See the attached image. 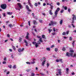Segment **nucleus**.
<instances>
[{"label": "nucleus", "instance_id": "obj_57", "mask_svg": "<svg viewBox=\"0 0 76 76\" xmlns=\"http://www.w3.org/2000/svg\"><path fill=\"white\" fill-rule=\"evenodd\" d=\"M31 1V0H28V3H29L31 2H30V1Z\"/></svg>", "mask_w": 76, "mask_h": 76}, {"label": "nucleus", "instance_id": "obj_33", "mask_svg": "<svg viewBox=\"0 0 76 76\" xmlns=\"http://www.w3.org/2000/svg\"><path fill=\"white\" fill-rule=\"evenodd\" d=\"M35 6H36V7L37 6H38V3H35Z\"/></svg>", "mask_w": 76, "mask_h": 76}, {"label": "nucleus", "instance_id": "obj_2", "mask_svg": "<svg viewBox=\"0 0 76 76\" xmlns=\"http://www.w3.org/2000/svg\"><path fill=\"white\" fill-rule=\"evenodd\" d=\"M32 44L34 45H35L36 48H37L38 46H39L38 45H40L41 44V42L39 41H37V43L35 42H32Z\"/></svg>", "mask_w": 76, "mask_h": 76}, {"label": "nucleus", "instance_id": "obj_63", "mask_svg": "<svg viewBox=\"0 0 76 76\" xmlns=\"http://www.w3.org/2000/svg\"><path fill=\"white\" fill-rule=\"evenodd\" d=\"M72 75H75V73L73 72V73H72Z\"/></svg>", "mask_w": 76, "mask_h": 76}, {"label": "nucleus", "instance_id": "obj_61", "mask_svg": "<svg viewBox=\"0 0 76 76\" xmlns=\"http://www.w3.org/2000/svg\"><path fill=\"white\" fill-rule=\"evenodd\" d=\"M4 61H6V58H4Z\"/></svg>", "mask_w": 76, "mask_h": 76}, {"label": "nucleus", "instance_id": "obj_34", "mask_svg": "<svg viewBox=\"0 0 76 76\" xmlns=\"http://www.w3.org/2000/svg\"><path fill=\"white\" fill-rule=\"evenodd\" d=\"M72 39H73V38H72V37H69V40L70 41H72Z\"/></svg>", "mask_w": 76, "mask_h": 76}, {"label": "nucleus", "instance_id": "obj_3", "mask_svg": "<svg viewBox=\"0 0 76 76\" xmlns=\"http://www.w3.org/2000/svg\"><path fill=\"white\" fill-rule=\"evenodd\" d=\"M60 9L59 8H58L56 10V11L55 12V16L56 17H57V14H58V12L60 10Z\"/></svg>", "mask_w": 76, "mask_h": 76}, {"label": "nucleus", "instance_id": "obj_5", "mask_svg": "<svg viewBox=\"0 0 76 76\" xmlns=\"http://www.w3.org/2000/svg\"><path fill=\"white\" fill-rule=\"evenodd\" d=\"M6 4H2L1 6V8L3 9H5L6 8Z\"/></svg>", "mask_w": 76, "mask_h": 76}, {"label": "nucleus", "instance_id": "obj_9", "mask_svg": "<svg viewBox=\"0 0 76 76\" xmlns=\"http://www.w3.org/2000/svg\"><path fill=\"white\" fill-rule=\"evenodd\" d=\"M45 60H44L43 62H42V66H44V64H45V63L46 61V60H45V58H44Z\"/></svg>", "mask_w": 76, "mask_h": 76}, {"label": "nucleus", "instance_id": "obj_32", "mask_svg": "<svg viewBox=\"0 0 76 76\" xmlns=\"http://www.w3.org/2000/svg\"><path fill=\"white\" fill-rule=\"evenodd\" d=\"M71 10V9H70V8H69L68 9V12H70V11Z\"/></svg>", "mask_w": 76, "mask_h": 76}, {"label": "nucleus", "instance_id": "obj_13", "mask_svg": "<svg viewBox=\"0 0 76 76\" xmlns=\"http://www.w3.org/2000/svg\"><path fill=\"white\" fill-rule=\"evenodd\" d=\"M35 59H34L33 60V62H31V64H34V63H35Z\"/></svg>", "mask_w": 76, "mask_h": 76}, {"label": "nucleus", "instance_id": "obj_64", "mask_svg": "<svg viewBox=\"0 0 76 76\" xmlns=\"http://www.w3.org/2000/svg\"><path fill=\"white\" fill-rule=\"evenodd\" d=\"M73 32H75V33H76V30H74Z\"/></svg>", "mask_w": 76, "mask_h": 76}, {"label": "nucleus", "instance_id": "obj_54", "mask_svg": "<svg viewBox=\"0 0 76 76\" xmlns=\"http://www.w3.org/2000/svg\"><path fill=\"white\" fill-rule=\"evenodd\" d=\"M46 5V4L45 3H44L43 4V6H45Z\"/></svg>", "mask_w": 76, "mask_h": 76}, {"label": "nucleus", "instance_id": "obj_11", "mask_svg": "<svg viewBox=\"0 0 76 76\" xmlns=\"http://www.w3.org/2000/svg\"><path fill=\"white\" fill-rule=\"evenodd\" d=\"M29 38V33L28 32H27V33L26 36V39H28Z\"/></svg>", "mask_w": 76, "mask_h": 76}, {"label": "nucleus", "instance_id": "obj_55", "mask_svg": "<svg viewBox=\"0 0 76 76\" xmlns=\"http://www.w3.org/2000/svg\"><path fill=\"white\" fill-rule=\"evenodd\" d=\"M68 28H71V26L70 25H68Z\"/></svg>", "mask_w": 76, "mask_h": 76}, {"label": "nucleus", "instance_id": "obj_23", "mask_svg": "<svg viewBox=\"0 0 76 76\" xmlns=\"http://www.w3.org/2000/svg\"><path fill=\"white\" fill-rule=\"evenodd\" d=\"M42 38H44V39H45V35H42Z\"/></svg>", "mask_w": 76, "mask_h": 76}, {"label": "nucleus", "instance_id": "obj_29", "mask_svg": "<svg viewBox=\"0 0 76 76\" xmlns=\"http://www.w3.org/2000/svg\"><path fill=\"white\" fill-rule=\"evenodd\" d=\"M9 26H10V28H12V27H13V26L11 24H9Z\"/></svg>", "mask_w": 76, "mask_h": 76}, {"label": "nucleus", "instance_id": "obj_60", "mask_svg": "<svg viewBox=\"0 0 76 76\" xmlns=\"http://www.w3.org/2000/svg\"><path fill=\"white\" fill-rule=\"evenodd\" d=\"M30 70L29 69H27L26 70V71L27 72H29Z\"/></svg>", "mask_w": 76, "mask_h": 76}, {"label": "nucleus", "instance_id": "obj_16", "mask_svg": "<svg viewBox=\"0 0 76 76\" xmlns=\"http://www.w3.org/2000/svg\"><path fill=\"white\" fill-rule=\"evenodd\" d=\"M63 20H61L60 21V25H62V23H63Z\"/></svg>", "mask_w": 76, "mask_h": 76}, {"label": "nucleus", "instance_id": "obj_28", "mask_svg": "<svg viewBox=\"0 0 76 76\" xmlns=\"http://www.w3.org/2000/svg\"><path fill=\"white\" fill-rule=\"evenodd\" d=\"M8 67H9V68H10V69H11L12 68V65H8Z\"/></svg>", "mask_w": 76, "mask_h": 76}, {"label": "nucleus", "instance_id": "obj_7", "mask_svg": "<svg viewBox=\"0 0 76 76\" xmlns=\"http://www.w3.org/2000/svg\"><path fill=\"white\" fill-rule=\"evenodd\" d=\"M62 59H56V62H59V61H61V63H63V62H62Z\"/></svg>", "mask_w": 76, "mask_h": 76}, {"label": "nucleus", "instance_id": "obj_8", "mask_svg": "<svg viewBox=\"0 0 76 76\" xmlns=\"http://www.w3.org/2000/svg\"><path fill=\"white\" fill-rule=\"evenodd\" d=\"M24 50V48H23L22 49H21V48H19L18 50V52H22Z\"/></svg>", "mask_w": 76, "mask_h": 76}, {"label": "nucleus", "instance_id": "obj_47", "mask_svg": "<svg viewBox=\"0 0 76 76\" xmlns=\"http://www.w3.org/2000/svg\"><path fill=\"white\" fill-rule=\"evenodd\" d=\"M3 15L4 17H5L6 16V13H4L3 14Z\"/></svg>", "mask_w": 76, "mask_h": 76}, {"label": "nucleus", "instance_id": "obj_30", "mask_svg": "<svg viewBox=\"0 0 76 76\" xmlns=\"http://www.w3.org/2000/svg\"><path fill=\"white\" fill-rule=\"evenodd\" d=\"M31 76H35V74L34 73H31Z\"/></svg>", "mask_w": 76, "mask_h": 76}, {"label": "nucleus", "instance_id": "obj_21", "mask_svg": "<svg viewBox=\"0 0 76 76\" xmlns=\"http://www.w3.org/2000/svg\"><path fill=\"white\" fill-rule=\"evenodd\" d=\"M30 6V7H33V5H32V4H31V3H28Z\"/></svg>", "mask_w": 76, "mask_h": 76}, {"label": "nucleus", "instance_id": "obj_22", "mask_svg": "<svg viewBox=\"0 0 76 76\" xmlns=\"http://www.w3.org/2000/svg\"><path fill=\"white\" fill-rule=\"evenodd\" d=\"M66 73H68V72H69V68H66Z\"/></svg>", "mask_w": 76, "mask_h": 76}, {"label": "nucleus", "instance_id": "obj_53", "mask_svg": "<svg viewBox=\"0 0 76 76\" xmlns=\"http://www.w3.org/2000/svg\"><path fill=\"white\" fill-rule=\"evenodd\" d=\"M9 51H10V52H12V49H9Z\"/></svg>", "mask_w": 76, "mask_h": 76}, {"label": "nucleus", "instance_id": "obj_15", "mask_svg": "<svg viewBox=\"0 0 76 76\" xmlns=\"http://www.w3.org/2000/svg\"><path fill=\"white\" fill-rule=\"evenodd\" d=\"M33 22L34 24V25H36L37 24V23L35 20H33Z\"/></svg>", "mask_w": 76, "mask_h": 76}, {"label": "nucleus", "instance_id": "obj_46", "mask_svg": "<svg viewBox=\"0 0 76 76\" xmlns=\"http://www.w3.org/2000/svg\"><path fill=\"white\" fill-rule=\"evenodd\" d=\"M75 41H74L73 42L72 45H73V47H74V44L75 43Z\"/></svg>", "mask_w": 76, "mask_h": 76}, {"label": "nucleus", "instance_id": "obj_48", "mask_svg": "<svg viewBox=\"0 0 76 76\" xmlns=\"http://www.w3.org/2000/svg\"><path fill=\"white\" fill-rule=\"evenodd\" d=\"M3 64H6V62L4 61L2 62Z\"/></svg>", "mask_w": 76, "mask_h": 76}, {"label": "nucleus", "instance_id": "obj_14", "mask_svg": "<svg viewBox=\"0 0 76 76\" xmlns=\"http://www.w3.org/2000/svg\"><path fill=\"white\" fill-rule=\"evenodd\" d=\"M12 47L13 50H14V51H16V48L15 47V46L14 45H12Z\"/></svg>", "mask_w": 76, "mask_h": 76}, {"label": "nucleus", "instance_id": "obj_50", "mask_svg": "<svg viewBox=\"0 0 76 76\" xmlns=\"http://www.w3.org/2000/svg\"><path fill=\"white\" fill-rule=\"evenodd\" d=\"M69 31H66V34L67 35H68V34H69Z\"/></svg>", "mask_w": 76, "mask_h": 76}, {"label": "nucleus", "instance_id": "obj_45", "mask_svg": "<svg viewBox=\"0 0 76 76\" xmlns=\"http://www.w3.org/2000/svg\"><path fill=\"white\" fill-rule=\"evenodd\" d=\"M56 70H57V71H61V69H57Z\"/></svg>", "mask_w": 76, "mask_h": 76}, {"label": "nucleus", "instance_id": "obj_58", "mask_svg": "<svg viewBox=\"0 0 76 76\" xmlns=\"http://www.w3.org/2000/svg\"><path fill=\"white\" fill-rule=\"evenodd\" d=\"M7 41H8V40H5L4 41V42H5V43H6V42H7Z\"/></svg>", "mask_w": 76, "mask_h": 76}, {"label": "nucleus", "instance_id": "obj_1", "mask_svg": "<svg viewBox=\"0 0 76 76\" xmlns=\"http://www.w3.org/2000/svg\"><path fill=\"white\" fill-rule=\"evenodd\" d=\"M17 5L18 7H17L16 8H15L16 10H18L19 11H20V9L22 7V5L20 3H17Z\"/></svg>", "mask_w": 76, "mask_h": 76}, {"label": "nucleus", "instance_id": "obj_42", "mask_svg": "<svg viewBox=\"0 0 76 76\" xmlns=\"http://www.w3.org/2000/svg\"><path fill=\"white\" fill-rule=\"evenodd\" d=\"M63 12H64V10H62L61 11V13H63Z\"/></svg>", "mask_w": 76, "mask_h": 76}, {"label": "nucleus", "instance_id": "obj_44", "mask_svg": "<svg viewBox=\"0 0 76 76\" xmlns=\"http://www.w3.org/2000/svg\"><path fill=\"white\" fill-rule=\"evenodd\" d=\"M39 22L40 23H42V20H39Z\"/></svg>", "mask_w": 76, "mask_h": 76}, {"label": "nucleus", "instance_id": "obj_36", "mask_svg": "<svg viewBox=\"0 0 76 76\" xmlns=\"http://www.w3.org/2000/svg\"><path fill=\"white\" fill-rule=\"evenodd\" d=\"M58 73L60 75H61V71H59L58 72Z\"/></svg>", "mask_w": 76, "mask_h": 76}, {"label": "nucleus", "instance_id": "obj_52", "mask_svg": "<svg viewBox=\"0 0 76 76\" xmlns=\"http://www.w3.org/2000/svg\"><path fill=\"white\" fill-rule=\"evenodd\" d=\"M53 30L54 32H56V28H53Z\"/></svg>", "mask_w": 76, "mask_h": 76}, {"label": "nucleus", "instance_id": "obj_20", "mask_svg": "<svg viewBox=\"0 0 76 76\" xmlns=\"http://www.w3.org/2000/svg\"><path fill=\"white\" fill-rule=\"evenodd\" d=\"M58 48H56L55 49V51H56V52H57L58 51Z\"/></svg>", "mask_w": 76, "mask_h": 76}, {"label": "nucleus", "instance_id": "obj_4", "mask_svg": "<svg viewBox=\"0 0 76 76\" xmlns=\"http://www.w3.org/2000/svg\"><path fill=\"white\" fill-rule=\"evenodd\" d=\"M51 23H49V26H51V25H56L57 24V22L56 21L53 22L52 21H50Z\"/></svg>", "mask_w": 76, "mask_h": 76}, {"label": "nucleus", "instance_id": "obj_27", "mask_svg": "<svg viewBox=\"0 0 76 76\" xmlns=\"http://www.w3.org/2000/svg\"><path fill=\"white\" fill-rule=\"evenodd\" d=\"M19 41L20 42H21L22 41V38H20L19 39Z\"/></svg>", "mask_w": 76, "mask_h": 76}, {"label": "nucleus", "instance_id": "obj_43", "mask_svg": "<svg viewBox=\"0 0 76 76\" xmlns=\"http://www.w3.org/2000/svg\"><path fill=\"white\" fill-rule=\"evenodd\" d=\"M51 48H53V47H54V45H53L51 46Z\"/></svg>", "mask_w": 76, "mask_h": 76}, {"label": "nucleus", "instance_id": "obj_10", "mask_svg": "<svg viewBox=\"0 0 76 76\" xmlns=\"http://www.w3.org/2000/svg\"><path fill=\"white\" fill-rule=\"evenodd\" d=\"M26 9H27V10H28V11L29 12H31V10L29 8V7H28V6L26 5Z\"/></svg>", "mask_w": 76, "mask_h": 76}, {"label": "nucleus", "instance_id": "obj_41", "mask_svg": "<svg viewBox=\"0 0 76 76\" xmlns=\"http://www.w3.org/2000/svg\"><path fill=\"white\" fill-rule=\"evenodd\" d=\"M48 31H49V33H50V32H51V31H52V29H48Z\"/></svg>", "mask_w": 76, "mask_h": 76}, {"label": "nucleus", "instance_id": "obj_56", "mask_svg": "<svg viewBox=\"0 0 76 76\" xmlns=\"http://www.w3.org/2000/svg\"><path fill=\"white\" fill-rule=\"evenodd\" d=\"M52 34L53 35H54L56 34V33H53Z\"/></svg>", "mask_w": 76, "mask_h": 76}, {"label": "nucleus", "instance_id": "obj_38", "mask_svg": "<svg viewBox=\"0 0 76 76\" xmlns=\"http://www.w3.org/2000/svg\"><path fill=\"white\" fill-rule=\"evenodd\" d=\"M26 63L27 64H31V63L29 62H26Z\"/></svg>", "mask_w": 76, "mask_h": 76}, {"label": "nucleus", "instance_id": "obj_12", "mask_svg": "<svg viewBox=\"0 0 76 76\" xmlns=\"http://www.w3.org/2000/svg\"><path fill=\"white\" fill-rule=\"evenodd\" d=\"M12 13H13L12 12H7V15H12Z\"/></svg>", "mask_w": 76, "mask_h": 76}, {"label": "nucleus", "instance_id": "obj_17", "mask_svg": "<svg viewBox=\"0 0 76 76\" xmlns=\"http://www.w3.org/2000/svg\"><path fill=\"white\" fill-rule=\"evenodd\" d=\"M39 41L41 42H43V40L42 39V37L41 38H40V39H39Z\"/></svg>", "mask_w": 76, "mask_h": 76}, {"label": "nucleus", "instance_id": "obj_18", "mask_svg": "<svg viewBox=\"0 0 76 76\" xmlns=\"http://www.w3.org/2000/svg\"><path fill=\"white\" fill-rule=\"evenodd\" d=\"M51 10H50L49 11V13L50 14V15H53V12H51Z\"/></svg>", "mask_w": 76, "mask_h": 76}, {"label": "nucleus", "instance_id": "obj_37", "mask_svg": "<svg viewBox=\"0 0 76 76\" xmlns=\"http://www.w3.org/2000/svg\"><path fill=\"white\" fill-rule=\"evenodd\" d=\"M62 50L64 51H65V50H66V49H65V48H64V47L62 49Z\"/></svg>", "mask_w": 76, "mask_h": 76}, {"label": "nucleus", "instance_id": "obj_25", "mask_svg": "<svg viewBox=\"0 0 76 76\" xmlns=\"http://www.w3.org/2000/svg\"><path fill=\"white\" fill-rule=\"evenodd\" d=\"M46 50L47 51H50V48H47Z\"/></svg>", "mask_w": 76, "mask_h": 76}, {"label": "nucleus", "instance_id": "obj_51", "mask_svg": "<svg viewBox=\"0 0 76 76\" xmlns=\"http://www.w3.org/2000/svg\"><path fill=\"white\" fill-rule=\"evenodd\" d=\"M57 5L59 6L60 5V3L59 2H58L56 3Z\"/></svg>", "mask_w": 76, "mask_h": 76}, {"label": "nucleus", "instance_id": "obj_31", "mask_svg": "<svg viewBox=\"0 0 76 76\" xmlns=\"http://www.w3.org/2000/svg\"><path fill=\"white\" fill-rule=\"evenodd\" d=\"M16 65H15L13 67V69H16Z\"/></svg>", "mask_w": 76, "mask_h": 76}, {"label": "nucleus", "instance_id": "obj_26", "mask_svg": "<svg viewBox=\"0 0 76 76\" xmlns=\"http://www.w3.org/2000/svg\"><path fill=\"white\" fill-rule=\"evenodd\" d=\"M37 38H40H40H42V37H41L40 36H37Z\"/></svg>", "mask_w": 76, "mask_h": 76}, {"label": "nucleus", "instance_id": "obj_24", "mask_svg": "<svg viewBox=\"0 0 76 76\" xmlns=\"http://www.w3.org/2000/svg\"><path fill=\"white\" fill-rule=\"evenodd\" d=\"M47 67H48L50 66V64L47 63Z\"/></svg>", "mask_w": 76, "mask_h": 76}, {"label": "nucleus", "instance_id": "obj_35", "mask_svg": "<svg viewBox=\"0 0 76 76\" xmlns=\"http://www.w3.org/2000/svg\"><path fill=\"white\" fill-rule=\"evenodd\" d=\"M24 42H25L26 44H28V42L26 40H24Z\"/></svg>", "mask_w": 76, "mask_h": 76}, {"label": "nucleus", "instance_id": "obj_6", "mask_svg": "<svg viewBox=\"0 0 76 76\" xmlns=\"http://www.w3.org/2000/svg\"><path fill=\"white\" fill-rule=\"evenodd\" d=\"M72 16H73V18H72L73 20L72 23H74V20L76 19V16L74 15H72Z\"/></svg>", "mask_w": 76, "mask_h": 76}, {"label": "nucleus", "instance_id": "obj_59", "mask_svg": "<svg viewBox=\"0 0 76 76\" xmlns=\"http://www.w3.org/2000/svg\"><path fill=\"white\" fill-rule=\"evenodd\" d=\"M28 25L29 26H31V24H30V21H28Z\"/></svg>", "mask_w": 76, "mask_h": 76}, {"label": "nucleus", "instance_id": "obj_40", "mask_svg": "<svg viewBox=\"0 0 76 76\" xmlns=\"http://www.w3.org/2000/svg\"><path fill=\"white\" fill-rule=\"evenodd\" d=\"M7 37L8 38H10V35H9V34H7Z\"/></svg>", "mask_w": 76, "mask_h": 76}, {"label": "nucleus", "instance_id": "obj_49", "mask_svg": "<svg viewBox=\"0 0 76 76\" xmlns=\"http://www.w3.org/2000/svg\"><path fill=\"white\" fill-rule=\"evenodd\" d=\"M66 34V32H64L63 33V35H65Z\"/></svg>", "mask_w": 76, "mask_h": 76}, {"label": "nucleus", "instance_id": "obj_39", "mask_svg": "<svg viewBox=\"0 0 76 76\" xmlns=\"http://www.w3.org/2000/svg\"><path fill=\"white\" fill-rule=\"evenodd\" d=\"M40 75H42V76H45V74H44L42 73H41Z\"/></svg>", "mask_w": 76, "mask_h": 76}, {"label": "nucleus", "instance_id": "obj_62", "mask_svg": "<svg viewBox=\"0 0 76 76\" xmlns=\"http://www.w3.org/2000/svg\"><path fill=\"white\" fill-rule=\"evenodd\" d=\"M20 27H23V25H20Z\"/></svg>", "mask_w": 76, "mask_h": 76}, {"label": "nucleus", "instance_id": "obj_19", "mask_svg": "<svg viewBox=\"0 0 76 76\" xmlns=\"http://www.w3.org/2000/svg\"><path fill=\"white\" fill-rule=\"evenodd\" d=\"M63 8H64V9H65V10H67V7H64V6H63Z\"/></svg>", "mask_w": 76, "mask_h": 76}]
</instances>
